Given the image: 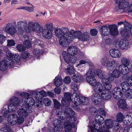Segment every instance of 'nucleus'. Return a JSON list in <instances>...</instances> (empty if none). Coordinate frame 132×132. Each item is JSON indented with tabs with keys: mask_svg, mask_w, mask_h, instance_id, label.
<instances>
[{
	"mask_svg": "<svg viewBox=\"0 0 132 132\" xmlns=\"http://www.w3.org/2000/svg\"><path fill=\"white\" fill-rule=\"evenodd\" d=\"M85 75L87 82L93 86L92 89L94 92L92 96V100L95 104H98L101 102V93L104 89L102 84L97 82L95 78L96 76L95 68L94 67L89 68Z\"/></svg>",
	"mask_w": 132,
	"mask_h": 132,
	"instance_id": "1",
	"label": "nucleus"
},
{
	"mask_svg": "<svg viewBox=\"0 0 132 132\" xmlns=\"http://www.w3.org/2000/svg\"><path fill=\"white\" fill-rule=\"evenodd\" d=\"M95 119V121L93 122V126L90 127L92 132H111L109 129L111 128L116 131L118 130L117 122L116 121H112V119H107L105 121V126L102 128L101 125L104 122V118L101 115H97Z\"/></svg>",
	"mask_w": 132,
	"mask_h": 132,
	"instance_id": "2",
	"label": "nucleus"
},
{
	"mask_svg": "<svg viewBox=\"0 0 132 132\" xmlns=\"http://www.w3.org/2000/svg\"><path fill=\"white\" fill-rule=\"evenodd\" d=\"M16 26L20 34L24 31L40 33L43 29V27L37 22L30 21L28 24L27 22L25 21H19L17 23Z\"/></svg>",
	"mask_w": 132,
	"mask_h": 132,
	"instance_id": "3",
	"label": "nucleus"
},
{
	"mask_svg": "<svg viewBox=\"0 0 132 132\" xmlns=\"http://www.w3.org/2000/svg\"><path fill=\"white\" fill-rule=\"evenodd\" d=\"M101 31L102 35L104 36L108 35L109 32L112 35L114 36L118 33L117 26L115 24L109 25L108 27L105 25L103 26L101 28Z\"/></svg>",
	"mask_w": 132,
	"mask_h": 132,
	"instance_id": "4",
	"label": "nucleus"
},
{
	"mask_svg": "<svg viewBox=\"0 0 132 132\" xmlns=\"http://www.w3.org/2000/svg\"><path fill=\"white\" fill-rule=\"evenodd\" d=\"M55 35L60 39L65 38L69 35H73L71 32L69 31V29L67 28H62L61 29L56 28L54 30Z\"/></svg>",
	"mask_w": 132,
	"mask_h": 132,
	"instance_id": "5",
	"label": "nucleus"
},
{
	"mask_svg": "<svg viewBox=\"0 0 132 132\" xmlns=\"http://www.w3.org/2000/svg\"><path fill=\"white\" fill-rule=\"evenodd\" d=\"M73 37L75 38L82 42L89 41L90 38V34L87 31L82 33L80 31H75L73 32Z\"/></svg>",
	"mask_w": 132,
	"mask_h": 132,
	"instance_id": "6",
	"label": "nucleus"
},
{
	"mask_svg": "<svg viewBox=\"0 0 132 132\" xmlns=\"http://www.w3.org/2000/svg\"><path fill=\"white\" fill-rule=\"evenodd\" d=\"M101 62L103 65L106 66L109 70H112L117 66L115 61H111L107 57L103 58L101 60Z\"/></svg>",
	"mask_w": 132,
	"mask_h": 132,
	"instance_id": "7",
	"label": "nucleus"
},
{
	"mask_svg": "<svg viewBox=\"0 0 132 132\" xmlns=\"http://www.w3.org/2000/svg\"><path fill=\"white\" fill-rule=\"evenodd\" d=\"M64 110L63 109H61V111L57 112L56 113L57 116L59 117L62 119H65V114H67L68 115L70 116V117H73L72 116L75 114V112L70 108H64ZM69 116L68 118H69Z\"/></svg>",
	"mask_w": 132,
	"mask_h": 132,
	"instance_id": "8",
	"label": "nucleus"
},
{
	"mask_svg": "<svg viewBox=\"0 0 132 132\" xmlns=\"http://www.w3.org/2000/svg\"><path fill=\"white\" fill-rule=\"evenodd\" d=\"M76 118L75 117H69L67 118L64 124L65 130L68 132H72L71 131L72 125L76 121Z\"/></svg>",
	"mask_w": 132,
	"mask_h": 132,
	"instance_id": "9",
	"label": "nucleus"
},
{
	"mask_svg": "<svg viewBox=\"0 0 132 132\" xmlns=\"http://www.w3.org/2000/svg\"><path fill=\"white\" fill-rule=\"evenodd\" d=\"M114 78L113 75L111 73L108 75L107 78H103L102 79V83L105 88L107 89H111L112 85L110 82L114 81Z\"/></svg>",
	"mask_w": 132,
	"mask_h": 132,
	"instance_id": "10",
	"label": "nucleus"
},
{
	"mask_svg": "<svg viewBox=\"0 0 132 132\" xmlns=\"http://www.w3.org/2000/svg\"><path fill=\"white\" fill-rule=\"evenodd\" d=\"M29 108V107L23 105L17 111V113L19 116L22 117H26L28 116L29 113H31L32 111V110Z\"/></svg>",
	"mask_w": 132,
	"mask_h": 132,
	"instance_id": "11",
	"label": "nucleus"
},
{
	"mask_svg": "<svg viewBox=\"0 0 132 132\" xmlns=\"http://www.w3.org/2000/svg\"><path fill=\"white\" fill-rule=\"evenodd\" d=\"M129 31L132 35V24L129 23H126L125 25L124 29L121 32V35L125 38H128L129 36Z\"/></svg>",
	"mask_w": 132,
	"mask_h": 132,
	"instance_id": "12",
	"label": "nucleus"
},
{
	"mask_svg": "<svg viewBox=\"0 0 132 132\" xmlns=\"http://www.w3.org/2000/svg\"><path fill=\"white\" fill-rule=\"evenodd\" d=\"M65 38L61 39L59 43L61 45L62 47H66L68 46L70 43L71 42L73 39V35H69Z\"/></svg>",
	"mask_w": 132,
	"mask_h": 132,
	"instance_id": "13",
	"label": "nucleus"
},
{
	"mask_svg": "<svg viewBox=\"0 0 132 132\" xmlns=\"http://www.w3.org/2000/svg\"><path fill=\"white\" fill-rule=\"evenodd\" d=\"M4 30L6 33L11 35H14L16 32L14 27L11 23L6 24Z\"/></svg>",
	"mask_w": 132,
	"mask_h": 132,
	"instance_id": "14",
	"label": "nucleus"
},
{
	"mask_svg": "<svg viewBox=\"0 0 132 132\" xmlns=\"http://www.w3.org/2000/svg\"><path fill=\"white\" fill-rule=\"evenodd\" d=\"M112 93L113 97L116 99H119L122 96V92L121 89L118 87L114 88L112 91Z\"/></svg>",
	"mask_w": 132,
	"mask_h": 132,
	"instance_id": "15",
	"label": "nucleus"
},
{
	"mask_svg": "<svg viewBox=\"0 0 132 132\" xmlns=\"http://www.w3.org/2000/svg\"><path fill=\"white\" fill-rule=\"evenodd\" d=\"M64 98H63L61 100V103L63 105L67 106L70 104L69 101H71L72 95L69 93H66L64 94Z\"/></svg>",
	"mask_w": 132,
	"mask_h": 132,
	"instance_id": "16",
	"label": "nucleus"
},
{
	"mask_svg": "<svg viewBox=\"0 0 132 132\" xmlns=\"http://www.w3.org/2000/svg\"><path fill=\"white\" fill-rule=\"evenodd\" d=\"M62 56L64 60L68 63H73L75 61V58L71 57L65 51L62 52Z\"/></svg>",
	"mask_w": 132,
	"mask_h": 132,
	"instance_id": "17",
	"label": "nucleus"
},
{
	"mask_svg": "<svg viewBox=\"0 0 132 132\" xmlns=\"http://www.w3.org/2000/svg\"><path fill=\"white\" fill-rule=\"evenodd\" d=\"M16 114H11L8 115L7 118V121L10 125H14L16 123Z\"/></svg>",
	"mask_w": 132,
	"mask_h": 132,
	"instance_id": "18",
	"label": "nucleus"
},
{
	"mask_svg": "<svg viewBox=\"0 0 132 132\" xmlns=\"http://www.w3.org/2000/svg\"><path fill=\"white\" fill-rule=\"evenodd\" d=\"M71 101L76 105H80L81 102V99L80 98L78 95L75 93L72 94Z\"/></svg>",
	"mask_w": 132,
	"mask_h": 132,
	"instance_id": "19",
	"label": "nucleus"
},
{
	"mask_svg": "<svg viewBox=\"0 0 132 132\" xmlns=\"http://www.w3.org/2000/svg\"><path fill=\"white\" fill-rule=\"evenodd\" d=\"M105 88V89H104L102 92L101 95L103 99L104 100H108L111 97V92L109 90Z\"/></svg>",
	"mask_w": 132,
	"mask_h": 132,
	"instance_id": "20",
	"label": "nucleus"
},
{
	"mask_svg": "<svg viewBox=\"0 0 132 132\" xmlns=\"http://www.w3.org/2000/svg\"><path fill=\"white\" fill-rule=\"evenodd\" d=\"M129 42L127 40L121 39L118 44L119 47L122 50H127L129 46Z\"/></svg>",
	"mask_w": 132,
	"mask_h": 132,
	"instance_id": "21",
	"label": "nucleus"
},
{
	"mask_svg": "<svg viewBox=\"0 0 132 132\" xmlns=\"http://www.w3.org/2000/svg\"><path fill=\"white\" fill-rule=\"evenodd\" d=\"M116 3L118 5L119 9H125L129 5V4L128 2L122 1L121 0H116Z\"/></svg>",
	"mask_w": 132,
	"mask_h": 132,
	"instance_id": "22",
	"label": "nucleus"
},
{
	"mask_svg": "<svg viewBox=\"0 0 132 132\" xmlns=\"http://www.w3.org/2000/svg\"><path fill=\"white\" fill-rule=\"evenodd\" d=\"M24 103L25 105H24L29 107V109H31L33 111V109L31 108V106L34 104L35 101L31 97H28L25 98Z\"/></svg>",
	"mask_w": 132,
	"mask_h": 132,
	"instance_id": "23",
	"label": "nucleus"
},
{
	"mask_svg": "<svg viewBox=\"0 0 132 132\" xmlns=\"http://www.w3.org/2000/svg\"><path fill=\"white\" fill-rule=\"evenodd\" d=\"M110 54L112 57L118 58L120 57L121 56L120 52L118 50L115 49H112L109 51Z\"/></svg>",
	"mask_w": 132,
	"mask_h": 132,
	"instance_id": "24",
	"label": "nucleus"
},
{
	"mask_svg": "<svg viewBox=\"0 0 132 132\" xmlns=\"http://www.w3.org/2000/svg\"><path fill=\"white\" fill-rule=\"evenodd\" d=\"M42 34L44 37L48 39L51 38L52 37L53 34L51 30H47L46 29H43Z\"/></svg>",
	"mask_w": 132,
	"mask_h": 132,
	"instance_id": "25",
	"label": "nucleus"
},
{
	"mask_svg": "<svg viewBox=\"0 0 132 132\" xmlns=\"http://www.w3.org/2000/svg\"><path fill=\"white\" fill-rule=\"evenodd\" d=\"M61 120L57 119L55 120L54 121V129L55 131H60L62 130L63 128L61 127Z\"/></svg>",
	"mask_w": 132,
	"mask_h": 132,
	"instance_id": "26",
	"label": "nucleus"
},
{
	"mask_svg": "<svg viewBox=\"0 0 132 132\" xmlns=\"http://www.w3.org/2000/svg\"><path fill=\"white\" fill-rule=\"evenodd\" d=\"M77 48L74 46H70L67 49L68 53L72 56L76 55L77 54Z\"/></svg>",
	"mask_w": 132,
	"mask_h": 132,
	"instance_id": "27",
	"label": "nucleus"
},
{
	"mask_svg": "<svg viewBox=\"0 0 132 132\" xmlns=\"http://www.w3.org/2000/svg\"><path fill=\"white\" fill-rule=\"evenodd\" d=\"M128 66H123L120 65L119 66V70L120 73L123 75L128 74L129 71V69Z\"/></svg>",
	"mask_w": 132,
	"mask_h": 132,
	"instance_id": "28",
	"label": "nucleus"
},
{
	"mask_svg": "<svg viewBox=\"0 0 132 132\" xmlns=\"http://www.w3.org/2000/svg\"><path fill=\"white\" fill-rule=\"evenodd\" d=\"M31 42L35 45H37L39 48H43L44 47L43 42L38 39L33 37L31 39Z\"/></svg>",
	"mask_w": 132,
	"mask_h": 132,
	"instance_id": "29",
	"label": "nucleus"
},
{
	"mask_svg": "<svg viewBox=\"0 0 132 132\" xmlns=\"http://www.w3.org/2000/svg\"><path fill=\"white\" fill-rule=\"evenodd\" d=\"M118 105L120 108L123 109L126 111H127L128 109L126 103L124 99H122L119 100L118 102Z\"/></svg>",
	"mask_w": 132,
	"mask_h": 132,
	"instance_id": "30",
	"label": "nucleus"
},
{
	"mask_svg": "<svg viewBox=\"0 0 132 132\" xmlns=\"http://www.w3.org/2000/svg\"><path fill=\"white\" fill-rule=\"evenodd\" d=\"M128 81H124L121 83V85L122 90L124 92H126L127 91L129 90L130 86H131L128 82Z\"/></svg>",
	"mask_w": 132,
	"mask_h": 132,
	"instance_id": "31",
	"label": "nucleus"
},
{
	"mask_svg": "<svg viewBox=\"0 0 132 132\" xmlns=\"http://www.w3.org/2000/svg\"><path fill=\"white\" fill-rule=\"evenodd\" d=\"M62 83V80L61 77L57 76L55 77L54 79V85L57 87H59L61 85Z\"/></svg>",
	"mask_w": 132,
	"mask_h": 132,
	"instance_id": "32",
	"label": "nucleus"
},
{
	"mask_svg": "<svg viewBox=\"0 0 132 132\" xmlns=\"http://www.w3.org/2000/svg\"><path fill=\"white\" fill-rule=\"evenodd\" d=\"M116 118L117 121H116L117 122V124L118 125L119 127V126L118 122H122L123 120L124 117L123 114L121 112H120L117 114ZM116 121V120L113 121L112 120V121Z\"/></svg>",
	"mask_w": 132,
	"mask_h": 132,
	"instance_id": "33",
	"label": "nucleus"
},
{
	"mask_svg": "<svg viewBox=\"0 0 132 132\" xmlns=\"http://www.w3.org/2000/svg\"><path fill=\"white\" fill-rule=\"evenodd\" d=\"M121 62L122 64L121 65L125 66H128L130 63L129 59L125 57H123L121 58Z\"/></svg>",
	"mask_w": 132,
	"mask_h": 132,
	"instance_id": "34",
	"label": "nucleus"
},
{
	"mask_svg": "<svg viewBox=\"0 0 132 132\" xmlns=\"http://www.w3.org/2000/svg\"><path fill=\"white\" fill-rule=\"evenodd\" d=\"M82 76L80 75H74L72 77L73 81L76 82H80L83 79Z\"/></svg>",
	"mask_w": 132,
	"mask_h": 132,
	"instance_id": "35",
	"label": "nucleus"
},
{
	"mask_svg": "<svg viewBox=\"0 0 132 132\" xmlns=\"http://www.w3.org/2000/svg\"><path fill=\"white\" fill-rule=\"evenodd\" d=\"M75 69L73 66L69 65L67 66V68L65 69V72L68 75L72 74L74 73Z\"/></svg>",
	"mask_w": 132,
	"mask_h": 132,
	"instance_id": "36",
	"label": "nucleus"
},
{
	"mask_svg": "<svg viewBox=\"0 0 132 132\" xmlns=\"http://www.w3.org/2000/svg\"><path fill=\"white\" fill-rule=\"evenodd\" d=\"M10 103L17 106H19L20 103L19 99L16 97L13 96L10 99Z\"/></svg>",
	"mask_w": 132,
	"mask_h": 132,
	"instance_id": "37",
	"label": "nucleus"
},
{
	"mask_svg": "<svg viewBox=\"0 0 132 132\" xmlns=\"http://www.w3.org/2000/svg\"><path fill=\"white\" fill-rule=\"evenodd\" d=\"M5 60H3L1 62L0 65V70L2 71H4L6 70L8 67L7 62Z\"/></svg>",
	"mask_w": 132,
	"mask_h": 132,
	"instance_id": "38",
	"label": "nucleus"
},
{
	"mask_svg": "<svg viewBox=\"0 0 132 132\" xmlns=\"http://www.w3.org/2000/svg\"><path fill=\"white\" fill-rule=\"evenodd\" d=\"M20 56L18 54H13L12 57V63L11 61L10 62V63L13 64V63H17L19 62L20 60Z\"/></svg>",
	"mask_w": 132,
	"mask_h": 132,
	"instance_id": "39",
	"label": "nucleus"
},
{
	"mask_svg": "<svg viewBox=\"0 0 132 132\" xmlns=\"http://www.w3.org/2000/svg\"><path fill=\"white\" fill-rule=\"evenodd\" d=\"M31 5L32 6H22L19 8V9L24 10L29 12H32L34 11V8L35 7L32 4Z\"/></svg>",
	"mask_w": 132,
	"mask_h": 132,
	"instance_id": "40",
	"label": "nucleus"
},
{
	"mask_svg": "<svg viewBox=\"0 0 132 132\" xmlns=\"http://www.w3.org/2000/svg\"><path fill=\"white\" fill-rule=\"evenodd\" d=\"M18 106L14 105L10 103L7 106L8 111L10 112H12L14 111Z\"/></svg>",
	"mask_w": 132,
	"mask_h": 132,
	"instance_id": "41",
	"label": "nucleus"
},
{
	"mask_svg": "<svg viewBox=\"0 0 132 132\" xmlns=\"http://www.w3.org/2000/svg\"><path fill=\"white\" fill-rule=\"evenodd\" d=\"M12 54L10 51H7L6 53V55L7 56L6 57V61L8 62L9 61H11V63H12Z\"/></svg>",
	"mask_w": 132,
	"mask_h": 132,
	"instance_id": "42",
	"label": "nucleus"
},
{
	"mask_svg": "<svg viewBox=\"0 0 132 132\" xmlns=\"http://www.w3.org/2000/svg\"><path fill=\"white\" fill-rule=\"evenodd\" d=\"M116 68V67L113 69V70L112 71V74L114 77V78H118L120 76V72L119 70H118L117 69H115Z\"/></svg>",
	"mask_w": 132,
	"mask_h": 132,
	"instance_id": "43",
	"label": "nucleus"
},
{
	"mask_svg": "<svg viewBox=\"0 0 132 132\" xmlns=\"http://www.w3.org/2000/svg\"><path fill=\"white\" fill-rule=\"evenodd\" d=\"M125 118L127 119V120L130 124L132 123V113H127Z\"/></svg>",
	"mask_w": 132,
	"mask_h": 132,
	"instance_id": "44",
	"label": "nucleus"
},
{
	"mask_svg": "<svg viewBox=\"0 0 132 132\" xmlns=\"http://www.w3.org/2000/svg\"><path fill=\"white\" fill-rule=\"evenodd\" d=\"M53 101L55 108L57 109H60L61 107L60 104L58 101L55 99H53Z\"/></svg>",
	"mask_w": 132,
	"mask_h": 132,
	"instance_id": "45",
	"label": "nucleus"
},
{
	"mask_svg": "<svg viewBox=\"0 0 132 132\" xmlns=\"http://www.w3.org/2000/svg\"><path fill=\"white\" fill-rule=\"evenodd\" d=\"M96 74L98 77L102 79L105 78H104L103 72L100 69H98L96 71Z\"/></svg>",
	"mask_w": 132,
	"mask_h": 132,
	"instance_id": "46",
	"label": "nucleus"
},
{
	"mask_svg": "<svg viewBox=\"0 0 132 132\" xmlns=\"http://www.w3.org/2000/svg\"><path fill=\"white\" fill-rule=\"evenodd\" d=\"M11 129L9 127H3L0 130V132H11Z\"/></svg>",
	"mask_w": 132,
	"mask_h": 132,
	"instance_id": "47",
	"label": "nucleus"
},
{
	"mask_svg": "<svg viewBox=\"0 0 132 132\" xmlns=\"http://www.w3.org/2000/svg\"><path fill=\"white\" fill-rule=\"evenodd\" d=\"M23 118L20 116L18 117H17L16 118V123H18L19 124H21L22 123L24 120V119Z\"/></svg>",
	"mask_w": 132,
	"mask_h": 132,
	"instance_id": "48",
	"label": "nucleus"
},
{
	"mask_svg": "<svg viewBox=\"0 0 132 132\" xmlns=\"http://www.w3.org/2000/svg\"><path fill=\"white\" fill-rule=\"evenodd\" d=\"M39 94L41 96V97L39 98L38 97L37 98V97H36V98L37 99V100H39L41 98V97L42 96H47V93H46V92L44 90H42L40 91L39 92Z\"/></svg>",
	"mask_w": 132,
	"mask_h": 132,
	"instance_id": "49",
	"label": "nucleus"
},
{
	"mask_svg": "<svg viewBox=\"0 0 132 132\" xmlns=\"http://www.w3.org/2000/svg\"><path fill=\"white\" fill-rule=\"evenodd\" d=\"M24 45L27 48H29L31 46V44L29 40H25L23 43Z\"/></svg>",
	"mask_w": 132,
	"mask_h": 132,
	"instance_id": "50",
	"label": "nucleus"
},
{
	"mask_svg": "<svg viewBox=\"0 0 132 132\" xmlns=\"http://www.w3.org/2000/svg\"><path fill=\"white\" fill-rule=\"evenodd\" d=\"M71 88L74 90V91L75 92H79L78 91V87L76 84L74 83H71Z\"/></svg>",
	"mask_w": 132,
	"mask_h": 132,
	"instance_id": "51",
	"label": "nucleus"
},
{
	"mask_svg": "<svg viewBox=\"0 0 132 132\" xmlns=\"http://www.w3.org/2000/svg\"><path fill=\"white\" fill-rule=\"evenodd\" d=\"M44 102L46 106H49L51 103V101L48 98H46L44 99Z\"/></svg>",
	"mask_w": 132,
	"mask_h": 132,
	"instance_id": "52",
	"label": "nucleus"
},
{
	"mask_svg": "<svg viewBox=\"0 0 132 132\" xmlns=\"http://www.w3.org/2000/svg\"><path fill=\"white\" fill-rule=\"evenodd\" d=\"M82 99L81 103L83 105H87L89 101V100L87 97L82 98Z\"/></svg>",
	"mask_w": 132,
	"mask_h": 132,
	"instance_id": "53",
	"label": "nucleus"
},
{
	"mask_svg": "<svg viewBox=\"0 0 132 132\" xmlns=\"http://www.w3.org/2000/svg\"><path fill=\"white\" fill-rule=\"evenodd\" d=\"M16 48L19 51H23L25 50V48L22 44H18L16 46Z\"/></svg>",
	"mask_w": 132,
	"mask_h": 132,
	"instance_id": "54",
	"label": "nucleus"
},
{
	"mask_svg": "<svg viewBox=\"0 0 132 132\" xmlns=\"http://www.w3.org/2000/svg\"><path fill=\"white\" fill-rule=\"evenodd\" d=\"M45 27L47 30L51 31L53 28V24L52 23H48L45 24Z\"/></svg>",
	"mask_w": 132,
	"mask_h": 132,
	"instance_id": "55",
	"label": "nucleus"
},
{
	"mask_svg": "<svg viewBox=\"0 0 132 132\" xmlns=\"http://www.w3.org/2000/svg\"><path fill=\"white\" fill-rule=\"evenodd\" d=\"M64 83L67 84H69L71 82V78L69 76L66 77L63 79Z\"/></svg>",
	"mask_w": 132,
	"mask_h": 132,
	"instance_id": "56",
	"label": "nucleus"
},
{
	"mask_svg": "<svg viewBox=\"0 0 132 132\" xmlns=\"http://www.w3.org/2000/svg\"><path fill=\"white\" fill-rule=\"evenodd\" d=\"M8 112L7 108L3 107L1 113L4 117H6L8 115Z\"/></svg>",
	"mask_w": 132,
	"mask_h": 132,
	"instance_id": "57",
	"label": "nucleus"
},
{
	"mask_svg": "<svg viewBox=\"0 0 132 132\" xmlns=\"http://www.w3.org/2000/svg\"><path fill=\"white\" fill-rule=\"evenodd\" d=\"M7 46H12L14 45L15 44L14 41L12 40H8L7 41Z\"/></svg>",
	"mask_w": 132,
	"mask_h": 132,
	"instance_id": "58",
	"label": "nucleus"
},
{
	"mask_svg": "<svg viewBox=\"0 0 132 132\" xmlns=\"http://www.w3.org/2000/svg\"><path fill=\"white\" fill-rule=\"evenodd\" d=\"M97 31L96 29L94 28L90 30V34L92 36H94L97 35Z\"/></svg>",
	"mask_w": 132,
	"mask_h": 132,
	"instance_id": "59",
	"label": "nucleus"
},
{
	"mask_svg": "<svg viewBox=\"0 0 132 132\" xmlns=\"http://www.w3.org/2000/svg\"><path fill=\"white\" fill-rule=\"evenodd\" d=\"M40 53V50L38 48L34 49L33 51V54L36 55H38Z\"/></svg>",
	"mask_w": 132,
	"mask_h": 132,
	"instance_id": "60",
	"label": "nucleus"
},
{
	"mask_svg": "<svg viewBox=\"0 0 132 132\" xmlns=\"http://www.w3.org/2000/svg\"><path fill=\"white\" fill-rule=\"evenodd\" d=\"M89 61L88 60H81L79 62V63L78 64L77 66H78L80 65L85 64L86 63H89Z\"/></svg>",
	"mask_w": 132,
	"mask_h": 132,
	"instance_id": "61",
	"label": "nucleus"
},
{
	"mask_svg": "<svg viewBox=\"0 0 132 132\" xmlns=\"http://www.w3.org/2000/svg\"><path fill=\"white\" fill-rule=\"evenodd\" d=\"M130 92H128L126 93V95L127 98H132V90H130L129 91Z\"/></svg>",
	"mask_w": 132,
	"mask_h": 132,
	"instance_id": "62",
	"label": "nucleus"
},
{
	"mask_svg": "<svg viewBox=\"0 0 132 132\" xmlns=\"http://www.w3.org/2000/svg\"><path fill=\"white\" fill-rule=\"evenodd\" d=\"M30 55V53L28 52H25L23 54L22 57L24 59H26L28 58Z\"/></svg>",
	"mask_w": 132,
	"mask_h": 132,
	"instance_id": "63",
	"label": "nucleus"
},
{
	"mask_svg": "<svg viewBox=\"0 0 132 132\" xmlns=\"http://www.w3.org/2000/svg\"><path fill=\"white\" fill-rule=\"evenodd\" d=\"M124 132H132V126L127 128L126 129H125L123 131Z\"/></svg>",
	"mask_w": 132,
	"mask_h": 132,
	"instance_id": "64",
	"label": "nucleus"
}]
</instances>
